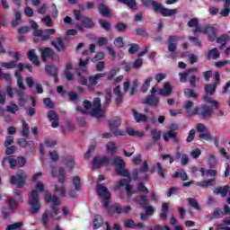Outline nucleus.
I'll return each mask as SVG.
<instances>
[{
	"mask_svg": "<svg viewBox=\"0 0 230 230\" xmlns=\"http://www.w3.org/2000/svg\"><path fill=\"white\" fill-rule=\"evenodd\" d=\"M193 105L195 103L193 101H187L183 105V109H185L187 115L189 117L191 116H199L201 119H209L215 116V111H213V108L208 105H201L199 107H195L193 110Z\"/></svg>",
	"mask_w": 230,
	"mask_h": 230,
	"instance_id": "1",
	"label": "nucleus"
},
{
	"mask_svg": "<svg viewBox=\"0 0 230 230\" xmlns=\"http://www.w3.org/2000/svg\"><path fill=\"white\" fill-rule=\"evenodd\" d=\"M217 85L212 84H208L205 85V95L203 96L202 100L204 103H209V107L212 108V111H214L215 109H218L220 107V104L213 100L211 96L217 93Z\"/></svg>",
	"mask_w": 230,
	"mask_h": 230,
	"instance_id": "2",
	"label": "nucleus"
},
{
	"mask_svg": "<svg viewBox=\"0 0 230 230\" xmlns=\"http://www.w3.org/2000/svg\"><path fill=\"white\" fill-rule=\"evenodd\" d=\"M194 28L195 29L193 30V35H195V37H197L199 33H203L204 35H208V40L209 42H215V40H217V37L218 35V30L214 26H208L202 29V27L197 25Z\"/></svg>",
	"mask_w": 230,
	"mask_h": 230,
	"instance_id": "3",
	"label": "nucleus"
},
{
	"mask_svg": "<svg viewBox=\"0 0 230 230\" xmlns=\"http://www.w3.org/2000/svg\"><path fill=\"white\" fill-rule=\"evenodd\" d=\"M29 204V211L31 213V215H37L39 211H40L41 203L40 199H39V191L32 190L31 194L29 195L28 199Z\"/></svg>",
	"mask_w": 230,
	"mask_h": 230,
	"instance_id": "4",
	"label": "nucleus"
},
{
	"mask_svg": "<svg viewBox=\"0 0 230 230\" xmlns=\"http://www.w3.org/2000/svg\"><path fill=\"white\" fill-rule=\"evenodd\" d=\"M6 161H8L9 167L12 170H15V168H24V166H26V157L24 156H18L17 159L13 158V155L5 156L2 161V166H4Z\"/></svg>",
	"mask_w": 230,
	"mask_h": 230,
	"instance_id": "5",
	"label": "nucleus"
},
{
	"mask_svg": "<svg viewBox=\"0 0 230 230\" xmlns=\"http://www.w3.org/2000/svg\"><path fill=\"white\" fill-rule=\"evenodd\" d=\"M110 164L115 166V173L117 175H120L121 177H128V175H130V172L125 169V161L121 159L120 156L113 157L112 161L110 162Z\"/></svg>",
	"mask_w": 230,
	"mask_h": 230,
	"instance_id": "6",
	"label": "nucleus"
},
{
	"mask_svg": "<svg viewBox=\"0 0 230 230\" xmlns=\"http://www.w3.org/2000/svg\"><path fill=\"white\" fill-rule=\"evenodd\" d=\"M26 181H28V174L24 172L23 170H18L15 175L11 176V184L16 186L17 188H24L26 185Z\"/></svg>",
	"mask_w": 230,
	"mask_h": 230,
	"instance_id": "7",
	"label": "nucleus"
},
{
	"mask_svg": "<svg viewBox=\"0 0 230 230\" xmlns=\"http://www.w3.org/2000/svg\"><path fill=\"white\" fill-rule=\"evenodd\" d=\"M151 4L153 6V10L155 13H160L163 17H172L177 13V10L175 9H167L163 6V4L157 1H152Z\"/></svg>",
	"mask_w": 230,
	"mask_h": 230,
	"instance_id": "8",
	"label": "nucleus"
},
{
	"mask_svg": "<svg viewBox=\"0 0 230 230\" xmlns=\"http://www.w3.org/2000/svg\"><path fill=\"white\" fill-rule=\"evenodd\" d=\"M158 91H159V85L158 84L154 85L150 91L151 94L144 100L143 103L145 105H150L151 107H157L159 105V102H161V99L155 96Z\"/></svg>",
	"mask_w": 230,
	"mask_h": 230,
	"instance_id": "9",
	"label": "nucleus"
},
{
	"mask_svg": "<svg viewBox=\"0 0 230 230\" xmlns=\"http://www.w3.org/2000/svg\"><path fill=\"white\" fill-rule=\"evenodd\" d=\"M108 127L114 136H125V131L119 129V127H121V118L113 117L108 120Z\"/></svg>",
	"mask_w": 230,
	"mask_h": 230,
	"instance_id": "10",
	"label": "nucleus"
},
{
	"mask_svg": "<svg viewBox=\"0 0 230 230\" xmlns=\"http://www.w3.org/2000/svg\"><path fill=\"white\" fill-rule=\"evenodd\" d=\"M45 202L46 204H49V202H52V205L50 207L52 215H55L57 217L58 215V206H60L61 201L58 197L56 195L51 196V193L46 192L45 193Z\"/></svg>",
	"mask_w": 230,
	"mask_h": 230,
	"instance_id": "11",
	"label": "nucleus"
},
{
	"mask_svg": "<svg viewBox=\"0 0 230 230\" xmlns=\"http://www.w3.org/2000/svg\"><path fill=\"white\" fill-rule=\"evenodd\" d=\"M96 191L97 195L103 199V208H109L111 204V192L109 191V189L103 184H98Z\"/></svg>",
	"mask_w": 230,
	"mask_h": 230,
	"instance_id": "12",
	"label": "nucleus"
},
{
	"mask_svg": "<svg viewBox=\"0 0 230 230\" xmlns=\"http://www.w3.org/2000/svg\"><path fill=\"white\" fill-rule=\"evenodd\" d=\"M57 31L55 29H45V30H37L33 31L34 37H40L43 42L46 40H51V35H55Z\"/></svg>",
	"mask_w": 230,
	"mask_h": 230,
	"instance_id": "13",
	"label": "nucleus"
},
{
	"mask_svg": "<svg viewBox=\"0 0 230 230\" xmlns=\"http://www.w3.org/2000/svg\"><path fill=\"white\" fill-rule=\"evenodd\" d=\"M180 38L177 35H171L169 36L167 42H169L168 45V51L171 53V58H175L177 57V43L179 42Z\"/></svg>",
	"mask_w": 230,
	"mask_h": 230,
	"instance_id": "14",
	"label": "nucleus"
},
{
	"mask_svg": "<svg viewBox=\"0 0 230 230\" xmlns=\"http://www.w3.org/2000/svg\"><path fill=\"white\" fill-rule=\"evenodd\" d=\"M81 22L82 23H75V28H77L79 31H84V28H86V30H92L96 26L93 18L87 16H83Z\"/></svg>",
	"mask_w": 230,
	"mask_h": 230,
	"instance_id": "15",
	"label": "nucleus"
},
{
	"mask_svg": "<svg viewBox=\"0 0 230 230\" xmlns=\"http://www.w3.org/2000/svg\"><path fill=\"white\" fill-rule=\"evenodd\" d=\"M103 164H111V160L107 156H95L93 160V170H98V168H102Z\"/></svg>",
	"mask_w": 230,
	"mask_h": 230,
	"instance_id": "16",
	"label": "nucleus"
},
{
	"mask_svg": "<svg viewBox=\"0 0 230 230\" xmlns=\"http://www.w3.org/2000/svg\"><path fill=\"white\" fill-rule=\"evenodd\" d=\"M40 53H41V60L43 62H46L48 58H49L50 60H55L56 54L53 51V49H51V48L46 47V48L40 49Z\"/></svg>",
	"mask_w": 230,
	"mask_h": 230,
	"instance_id": "17",
	"label": "nucleus"
},
{
	"mask_svg": "<svg viewBox=\"0 0 230 230\" xmlns=\"http://www.w3.org/2000/svg\"><path fill=\"white\" fill-rule=\"evenodd\" d=\"M18 145L22 148L28 146L30 154H35V143L31 140H26L25 138H19Z\"/></svg>",
	"mask_w": 230,
	"mask_h": 230,
	"instance_id": "18",
	"label": "nucleus"
},
{
	"mask_svg": "<svg viewBox=\"0 0 230 230\" xmlns=\"http://www.w3.org/2000/svg\"><path fill=\"white\" fill-rule=\"evenodd\" d=\"M48 119L49 121H52L51 123L52 128H58V127H59L60 118L58 117V114L55 112V111H49L48 112Z\"/></svg>",
	"mask_w": 230,
	"mask_h": 230,
	"instance_id": "19",
	"label": "nucleus"
},
{
	"mask_svg": "<svg viewBox=\"0 0 230 230\" xmlns=\"http://www.w3.org/2000/svg\"><path fill=\"white\" fill-rule=\"evenodd\" d=\"M197 71H199V68L191 67V68L187 69L183 73H179L181 84H186V82H188V77L190 76V75H193V74L197 73Z\"/></svg>",
	"mask_w": 230,
	"mask_h": 230,
	"instance_id": "20",
	"label": "nucleus"
},
{
	"mask_svg": "<svg viewBox=\"0 0 230 230\" xmlns=\"http://www.w3.org/2000/svg\"><path fill=\"white\" fill-rule=\"evenodd\" d=\"M173 91V89L172 88V85L170 84V83L166 82L164 84V88H160L158 87V94H160V96H165L168 97L172 94V92Z\"/></svg>",
	"mask_w": 230,
	"mask_h": 230,
	"instance_id": "21",
	"label": "nucleus"
},
{
	"mask_svg": "<svg viewBox=\"0 0 230 230\" xmlns=\"http://www.w3.org/2000/svg\"><path fill=\"white\" fill-rule=\"evenodd\" d=\"M113 94H115V96H116L115 103L118 107H119V105H121V103H123V93H121V86L117 85L113 89Z\"/></svg>",
	"mask_w": 230,
	"mask_h": 230,
	"instance_id": "22",
	"label": "nucleus"
},
{
	"mask_svg": "<svg viewBox=\"0 0 230 230\" xmlns=\"http://www.w3.org/2000/svg\"><path fill=\"white\" fill-rule=\"evenodd\" d=\"M105 74H96L94 75L88 77V89L94 87V85H98V82H100V78H103Z\"/></svg>",
	"mask_w": 230,
	"mask_h": 230,
	"instance_id": "23",
	"label": "nucleus"
},
{
	"mask_svg": "<svg viewBox=\"0 0 230 230\" xmlns=\"http://www.w3.org/2000/svg\"><path fill=\"white\" fill-rule=\"evenodd\" d=\"M27 58L34 64L37 67L40 66V61L39 60V57L37 53H35V49H31L27 52Z\"/></svg>",
	"mask_w": 230,
	"mask_h": 230,
	"instance_id": "24",
	"label": "nucleus"
},
{
	"mask_svg": "<svg viewBox=\"0 0 230 230\" xmlns=\"http://www.w3.org/2000/svg\"><path fill=\"white\" fill-rule=\"evenodd\" d=\"M123 213V208H121V205L115 203L111 205V207H108V215H121Z\"/></svg>",
	"mask_w": 230,
	"mask_h": 230,
	"instance_id": "25",
	"label": "nucleus"
},
{
	"mask_svg": "<svg viewBox=\"0 0 230 230\" xmlns=\"http://www.w3.org/2000/svg\"><path fill=\"white\" fill-rule=\"evenodd\" d=\"M51 46L55 48L58 53H60V51L66 50V44L64 43V40H62V38H57V41H51Z\"/></svg>",
	"mask_w": 230,
	"mask_h": 230,
	"instance_id": "26",
	"label": "nucleus"
},
{
	"mask_svg": "<svg viewBox=\"0 0 230 230\" xmlns=\"http://www.w3.org/2000/svg\"><path fill=\"white\" fill-rule=\"evenodd\" d=\"M84 108L85 110H84L82 107L77 106L76 111L78 112H81V114H85L86 112H88L89 114L91 112V110L93 109V103L89 100H85L84 102Z\"/></svg>",
	"mask_w": 230,
	"mask_h": 230,
	"instance_id": "27",
	"label": "nucleus"
},
{
	"mask_svg": "<svg viewBox=\"0 0 230 230\" xmlns=\"http://www.w3.org/2000/svg\"><path fill=\"white\" fill-rule=\"evenodd\" d=\"M98 10H99V13L102 17H111V10L107 6V4H105L103 3L99 4Z\"/></svg>",
	"mask_w": 230,
	"mask_h": 230,
	"instance_id": "28",
	"label": "nucleus"
},
{
	"mask_svg": "<svg viewBox=\"0 0 230 230\" xmlns=\"http://www.w3.org/2000/svg\"><path fill=\"white\" fill-rule=\"evenodd\" d=\"M164 140L168 143L170 139H174L175 143H178L179 139H177V132H174L173 130H169L167 132H164L163 134Z\"/></svg>",
	"mask_w": 230,
	"mask_h": 230,
	"instance_id": "29",
	"label": "nucleus"
},
{
	"mask_svg": "<svg viewBox=\"0 0 230 230\" xmlns=\"http://www.w3.org/2000/svg\"><path fill=\"white\" fill-rule=\"evenodd\" d=\"M216 42L217 44H221L222 48H226V45L227 42L230 41V36L229 34H222L221 36L217 37L216 36Z\"/></svg>",
	"mask_w": 230,
	"mask_h": 230,
	"instance_id": "30",
	"label": "nucleus"
},
{
	"mask_svg": "<svg viewBox=\"0 0 230 230\" xmlns=\"http://www.w3.org/2000/svg\"><path fill=\"white\" fill-rule=\"evenodd\" d=\"M170 211V203L165 202L162 205V212L160 214L161 220H167L168 219V213Z\"/></svg>",
	"mask_w": 230,
	"mask_h": 230,
	"instance_id": "31",
	"label": "nucleus"
},
{
	"mask_svg": "<svg viewBox=\"0 0 230 230\" xmlns=\"http://www.w3.org/2000/svg\"><path fill=\"white\" fill-rule=\"evenodd\" d=\"M132 112H133V116L137 121V123H141L142 122H146L148 121V117H146V115L143 114V113H139L137 112V111L136 110H132Z\"/></svg>",
	"mask_w": 230,
	"mask_h": 230,
	"instance_id": "32",
	"label": "nucleus"
},
{
	"mask_svg": "<svg viewBox=\"0 0 230 230\" xmlns=\"http://www.w3.org/2000/svg\"><path fill=\"white\" fill-rule=\"evenodd\" d=\"M208 165L210 168H217L218 166V158L213 154L208 155V157L207 159Z\"/></svg>",
	"mask_w": 230,
	"mask_h": 230,
	"instance_id": "33",
	"label": "nucleus"
},
{
	"mask_svg": "<svg viewBox=\"0 0 230 230\" xmlns=\"http://www.w3.org/2000/svg\"><path fill=\"white\" fill-rule=\"evenodd\" d=\"M207 58L208 60H217V58H220V52H218V49L214 48L208 50Z\"/></svg>",
	"mask_w": 230,
	"mask_h": 230,
	"instance_id": "34",
	"label": "nucleus"
},
{
	"mask_svg": "<svg viewBox=\"0 0 230 230\" xmlns=\"http://www.w3.org/2000/svg\"><path fill=\"white\" fill-rule=\"evenodd\" d=\"M122 4H126L130 10H137V3L136 0H117Z\"/></svg>",
	"mask_w": 230,
	"mask_h": 230,
	"instance_id": "35",
	"label": "nucleus"
},
{
	"mask_svg": "<svg viewBox=\"0 0 230 230\" xmlns=\"http://www.w3.org/2000/svg\"><path fill=\"white\" fill-rule=\"evenodd\" d=\"M14 17L15 20H13L11 22V26L13 28H16V26H19V24H21V21L22 20V13H21V11H16L14 13Z\"/></svg>",
	"mask_w": 230,
	"mask_h": 230,
	"instance_id": "36",
	"label": "nucleus"
},
{
	"mask_svg": "<svg viewBox=\"0 0 230 230\" xmlns=\"http://www.w3.org/2000/svg\"><path fill=\"white\" fill-rule=\"evenodd\" d=\"M45 71L47 74L49 75V76H56V75H58V73L57 66L55 65H46Z\"/></svg>",
	"mask_w": 230,
	"mask_h": 230,
	"instance_id": "37",
	"label": "nucleus"
},
{
	"mask_svg": "<svg viewBox=\"0 0 230 230\" xmlns=\"http://www.w3.org/2000/svg\"><path fill=\"white\" fill-rule=\"evenodd\" d=\"M91 116H94L95 118H103V116H105V112H103V110H102V108H93L90 111L89 113Z\"/></svg>",
	"mask_w": 230,
	"mask_h": 230,
	"instance_id": "38",
	"label": "nucleus"
},
{
	"mask_svg": "<svg viewBox=\"0 0 230 230\" xmlns=\"http://www.w3.org/2000/svg\"><path fill=\"white\" fill-rule=\"evenodd\" d=\"M72 183L74 184L75 191L82 190V179H80V176L72 177Z\"/></svg>",
	"mask_w": 230,
	"mask_h": 230,
	"instance_id": "39",
	"label": "nucleus"
},
{
	"mask_svg": "<svg viewBox=\"0 0 230 230\" xmlns=\"http://www.w3.org/2000/svg\"><path fill=\"white\" fill-rule=\"evenodd\" d=\"M103 226V217L100 215H96L93 219V229H100Z\"/></svg>",
	"mask_w": 230,
	"mask_h": 230,
	"instance_id": "40",
	"label": "nucleus"
},
{
	"mask_svg": "<svg viewBox=\"0 0 230 230\" xmlns=\"http://www.w3.org/2000/svg\"><path fill=\"white\" fill-rule=\"evenodd\" d=\"M136 200H137V204H139V206H141V208H146L148 206V199L146 198V195L137 197Z\"/></svg>",
	"mask_w": 230,
	"mask_h": 230,
	"instance_id": "41",
	"label": "nucleus"
},
{
	"mask_svg": "<svg viewBox=\"0 0 230 230\" xmlns=\"http://www.w3.org/2000/svg\"><path fill=\"white\" fill-rule=\"evenodd\" d=\"M8 200V206L11 210L17 209V207L19 206V202H21L19 199H15L13 197H9L7 199Z\"/></svg>",
	"mask_w": 230,
	"mask_h": 230,
	"instance_id": "42",
	"label": "nucleus"
},
{
	"mask_svg": "<svg viewBox=\"0 0 230 230\" xmlns=\"http://www.w3.org/2000/svg\"><path fill=\"white\" fill-rule=\"evenodd\" d=\"M90 60L91 59L89 58H86L85 60H82V59L79 60V67L81 71L85 75L89 74V72L87 71V64H89Z\"/></svg>",
	"mask_w": 230,
	"mask_h": 230,
	"instance_id": "43",
	"label": "nucleus"
},
{
	"mask_svg": "<svg viewBox=\"0 0 230 230\" xmlns=\"http://www.w3.org/2000/svg\"><path fill=\"white\" fill-rule=\"evenodd\" d=\"M65 164L66 168H69V170H73L75 168V158L73 156H65L64 158Z\"/></svg>",
	"mask_w": 230,
	"mask_h": 230,
	"instance_id": "44",
	"label": "nucleus"
},
{
	"mask_svg": "<svg viewBox=\"0 0 230 230\" xmlns=\"http://www.w3.org/2000/svg\"><path fill=\"white\" fill-rule=\"evenodd\" d=\"M183 94H184V96H186V98H193L194 100H197V98H199L197 92H195V90L190 89V88L185 89L183 92Z\"/></svg>",
	"mask_w": 230,
	"mask_h": 230,
	"instance_id": "45",
	"label": "nucleus"
},
{
	"mask_svg": "<svg viewBox=\"0 0 230 230\" xmlns=\"http://www.w3.org/2000/svg\"><path fill=\"white\" fill-rule=\"evenodd\" d=\"M173 179H181L182 181H188V173L184 171H177L172 174Z\"/></svg>",
	"mask_w": 230,
	"mask_h": 230,
	"instance_id": "46",
	"label": "nucleus"
},
{
	"mask_svg": "<svg viewBox=\"0 0 230 230\" xmlns=\"http://www.w3.org/2000/svg\"><path fill=\"white\" fill-rule=\"evenodd\" d=\"M112 102V90L111 88L106 90V96H105V102H104V107H109L111 105V102Z\"/></svg>",
	"mask_w": 230,
	"mask_h": 230,
	"instance_id": "47",
	"label": "nucleus"
},
{
	"mask_svg": "<svg viewBox=\"0 0 230 230\" xmlns=\"http://www.w3.org/2000/svg\"><path fill=\"white\" fill-rule=\"evenodd\" d=\"M157 173L161 177V179H166V169L163 168V164L161 163L156 164Z\"/></svg>",
	"mask_w": 230,
	"mask_h": 230,
	"instance_id": "48",
	"label": "nucleus"
},
{
	"mask_svg": "<svg viewBox=\"0 0 230 230\" xmlns=\"http://www.w3.org/2000/svg\"><path fill=\"white\" fill-rule=\"evenodd\" d=\"M229 6H230V0H226V3H225V9H223V10L220 12V15H221L222 17H229V13H230Z\"/></svg>",
	"mask_w": 230,
	"mask_h": 230,
	"instance_id": "49",
	"label": "nucleus"
},
{
	"mask_svg": "<svg viewBox=\"0 0 230 230\" xmlns=\"http://www.w3.org/2000/svg\"><path fill=\"white\" fill-rule=\"evenodd\" d=\"M152 80H154L152 76L146 78V80L145 81V83L143 84L140 89V93H145L148 91V88L150 87V83L152 82Z\"/></svg>",
	"mask_w": 230,
	"mask_h": 230,
	"instance_id": "50",
	"label": "nucleus"
},
{
	"mask_svg": "<svg viewBox=\"0 0 230 230\" xmlns=\"http://www.w3.org/2000/svg\"><path fill=\"white\" fill-rule=\"evenodd\" d=\"M0 66L1 67H5V69H15L17 67V61L2 62Z\"/></svg>",
	"mask_w": 230,
	"mask_h": 230,
	"instance_id": "51",
	"label": "nucleus"
},
{
	"mask_svg": "<svg viewBox=\"0 0 230 230\" xmlns=\"http://www.w3.org/2000/svg\"><path fill=\"white\" fill-rule=\"evenodd\" d=\"M75 73L78 76V82L80 85H87V82H89V78L87 79V77H84V75H82L79 69H76Z\"/></svg>",
	"mask_w": 230,
	"mask_h": 230,
	"instance_id": "52",
	"label": "nucleus"
},
{
	"mask_svg": "<svg viewBox=\"0 0 230 230\" xmlns=\"http://www.w3.org/2000/svg\"><path fill=\"white\" fill-rule=\"evenodd\" d=\"M189 206L190 208H193L194 209H197V211H200V205H199V201L193 198L188 199Z\"/></svg>",
	"mask_w": 230,
	"mask_h": 230,
	"instance_id": "53",
	"label": "nucleus"
},
{
	"mask_svg": "<svg viewBox=\"0 0 230 230\" xmlns=\"http://www.w3.org/2000/svg\"><path fill=\"white\" fill-rule=\"evenodd\" d=\"M0 78H2L3 80H5V82H7L9 85H12V76L10 75V74H6L3 72V69L1 68H0Z\"/></svg>",
	"mask_w": 230,
	"mask_h": 230,
	"instance_id": "54",
	"label": "nucleus"
},
{
	"mask_svg": "<svg viewBox=\"0 0 230 230\" xmlns=\"http://www.w3.org/2000/svg\"><path fill=\"white\" fill-rule=\"evenodd\" d=\"M14 76L17 78V84H18L19 89H21L22 91H24V89L26 88L24 87V83L22 82V76L21 75V74H19L18 72H15Z\"/></svg>",
	"mask_w": 230,
	"mask_h": 230,
	"instance_id": "55",
	"label": "nucleus"
},
{
	"mask_svg": "<svg viewBox=\"0 0 230 230\" xmlns=\"http://www.w3.org/2000/svg\"><path fill=\"white\" fill-rule=\"evenodd\" d=\"M135 31H136V35H137L138 37H144V38L148 37V31H146V29L143 27L137 28Z\"/></svg>",
	"mask_w": 230,
	"mask_h": 230,
	"instance_id": "56",
	"label": "nucleus"
},
{
	"mask_svg": "<svg viewBox=\"0 0 230 230\" xmlns=\"http://www.w3.org/2000/svg\"><path fill=\"white\" fill-rule=\"evenodd\" d=\"M99 24L102 30H105V31H111V22L105 21L104 19H101L99 20Z\"/></svg>",
	"mask_w": 230,
	"mask_h": 230,
	"instance_id": "57",
	"label": "nucleus"
},
{
	"mask_svg": "<svg viewBox=\"0 0 230 230\" xmlns=\"http://www.w3.org/2000/svg\"><path fill=\"white\" fill-rule=\"evenodd\" d=\"M58 182H60V184L66 182V169H64V167L59 168Z\"/></svg>",
	"mask_w": 230,
	"mask_h": 230,
	"instance_id": "58",
	"label": "nucleus"
},
{
	"mask_svg": "<svg viewBox=\"0 0 230 230\" xmlns=\"http://www.w3.org/2000/svg\"><path fill=\"white\" fill-rule=\"evenodd\" d=\"M113 44L119 49H121V48H124V46H125V42H123V38L122 37H117L115 39V40L113 41Z\"/></svg>",
	"mask_w": 230,
	"mask_h": 230,
	"instance_id": "59",
	"label": "nucleus"
},
{
	"mask_svg": "<svg viewBox=\"0 0 230 230\" xmlns=\"http://www.w3.org/2000/svg\"><path fill=\"white\" fill-rule=\"evenodd\" d=\"M41 224L43 227L48 229V224H49V216L48 215V212H44L41 217Z\"/></svg>",
	"mask_w": 230,
	"mask_h": 230,
	"instance_id": "60",
	"label": "nucleus"
},
{
	"mask_svg": "<svg viewBox=\"0 0 230 230\" xmlns=\"http://www.w3.org/2000/svg\"><path fill=\"white\" fill-rule=\"evenodd\" d=\"M151 136L153 137V141L156 143V141L161 139V131H158L157 129H151Z\"/></svg>",
	"mask_w": 230,
	"mask_h": 230,
	"instance_id": "61",
	"label": "nucleus"
},
{
	"mask_svg": "<svg viewBox=\"0 0 230 230\" xmlns=\"http://www.w3.org/2000/svg\"><path fill=\"white\" fill-rule=\"evenodd\" d=\"M132 182V179H121L116 183V188H122V186H127V184H130Z\"/></svg>",
	"mask_w": 230,
	"mask_h": 230,
	"instance_id": "62",
	"label": "nucleus"
},
{
	"mask_svg": "<svg viewBox=\"0 0 230 230\" xmlns=\"http://www.w3.org/2000/svg\"><path fill=\"white\" fill-rule=\"evenodd\" d=\"M23 225H24V223L22 221L17 222V223H13L12 225L7 226L6 230L19 229V227H22Z\"/></svg>",
	"mask_w": 230,
	"mask_h": 230,
	"instance_id": "63",
	"label": "nucleus"
},
{
	"mask_svg": "<svg viewBox=\"0 0 230 230\" xmlns=\"http://www.w3.org/2000/svg\"><path fill=\"white\" fill-rule=\"evenodd\" d=\"M19 111V106L15 103H12L11 106H6V111L10 112L11 114H15Z\"/></svg>",
	"mask_w": 230,
	"mask_h": 230,
	"instance_id": "64",
	"label": "nucleus"
}]
</instances>
